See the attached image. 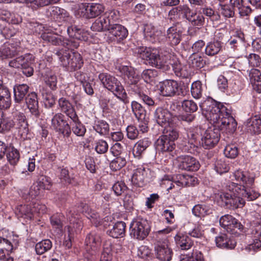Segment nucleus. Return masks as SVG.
<instances>
[{
    "label": "nucleus",
    "mask_w": 261,
    "mask_h": 261,
    "mask_svg": "<svg viewBox=\"0 0 261 261\" xmlns=\"http://www.w3.org/2000/svg\"><path fill=\"white\" fill-rule=\"evenodd\" d=\"M201 107L205 112L204 115L206 119L218 127L209 128L204 130L202 134L199 144L204 148L210 149L214 147L219 141L220 130L232 134L237 129V123L230 114L226 111V108L221 103H212L208 105L206 103Z\"/></svg>",
    "instance_id": "1"
},
{
    "label": "nucleus",
    "mask_w": 261,
    "mask_h": 261,
    "mask_svg": "<svg viewBox=\"0 0 261 261\" xmlns=\"http://www.w3.org/2000/svg\"><path fill=\"white\" fill-rule=\"evenodd\" d=\"M136 53L138 57L146 60L149 65L163 71H168L172 68L175 75L178 77H184L182 65L178 62H173L170 60L171 55L169 53H160L156 49H151L146 47H140L136 49Z\"/></svg>",
    "instance_id": "2"
},
{
    "label": "nucleus",
    "mask_w": 261,
    "mask_h": 261,
    "mask_svg": "<svg viewBox=\"0 0 261 261\" xmlns=\"http://www.w3.org/2000/svg\"><path fill=\"white\" fill-rule=\"evenodd\" d=\"M234 175L238 181L242 182V185L233 182H229L226 186V189L230 191V193L242 196L248 201L254 200L259 196V193L253 187V177H250L247 173L241 170L236 171Z\"/></svg>",
    "instance_id": "3"
},
{
    "label": "nucleus",
    "mask_w": 261,
    "mask_h": 261,
    "mask_svg": "<svg viewBox=\"0 0 261 261\" xmlns=\"http://www.w3.org/2000/svg\"><path fill=\"white\" fill-rule=\"evenodd\" d=\"M171 228L167 227L155 232L156 241L154 246V255L155 257L161 261H170L172 259L173 251L170 246V243L166 237L164 235L160 237L162 234H166L170 232Z\"/></svg>",
    "instance_id": "4"
},
{
    "label": "nucleus",
    "mask_w": 261,
    "mask_h": 261,
    "mask_svg": "<svg viewBox=\"0 0 261 261\" xmlns=\"http://www.w3.org/2000/svg\"><path fill=\"white\" fill-rule=\"evenodd\" d=\"M55 54L62 65L69 71L79 69L83 65L82 57L78 53H74L70 50L62 48L57 50Z\"/></svg>",
    "instance_id": "5"
},
{
    "label": "nucleus",
    "mask_w": 261,
    "mask_h": 261,
    "mask_svg": "<svg viewBox=\"0 0 261 261\" xmlns=\"http://www.w3.org/2000/svg\"><path fill=\"white\" fill-rule=\"evenodd\" d=\"M13 127L18 130V135L22 139H25L27 138L29 128L26 117L23 114L19 113L13 119L4 117L1 133L9 131Z\"/></svg>",
    "instance_id": "6"
},
{
    "label": "nucleus",
    "mask_w": 261,
    "mask_h": 261,
    "mask_svg": "<svg viewBox=\"0 0 261 261\" xmlns=\"http://www.w3.org/2000/svg\"><path fill=\"white\" fill-rule=\"evenodd\" d=\"M98 79L105 88L113 92L115 95H121V99L124 103L128 102L125 91L117 78L108 73L103 72L98 75Z\"/></svg>",
    "instance_id": "7"
},
{
    "label": "nucleus",
    "mask_w": 261,
    "mask_h": 261,
    "mask_svg": "<svg viewBox=\"0 0 261 261\" xmlns=\"http://www.w3.org/2000/svg\"><path fill=\"white\" fill-rule=\"evenodd\" d=\"M188 87L183 82H178L173 80H167L160 84L159 90L164 96H185Z\"/></svg>",
    "instance_id": "8"
},
{
    "label": "nucleus",
    "mask_w": 261,
    "mask_h": 261,
    "mask_svg": "<svg viewBox=\"0 0 261 261\" xmlns=\"http://www.w3.org/2000/svg\"><path fill=\"white\" fill-rule=\"evenodd\" d=\"M66 216L69 221V224L65 227V229L67 230L69 237H73L74 234L80 232L83 227V222L79 218L76 206L68 209Z\"/></svg>",
    "instance_id": "9"
},
{
    "label": "nucleus",
    "mask_w": 261,
    "mask_h": 261,
    "mask_svg": "<svg viewBox=\"0 0 261 261\" xmlns=\"http://www.w3.org/2000/svg\"><path fill=\"white\" fill-rule=\"evenodd\" d=\"M150 231L149 222L144 219L133 221L130 225V236L132 238L143 240L146 238Z\"/></svg>",
    "instance_id": "10"
},
{
    "label": "nucleus",
    "mask_w": 261,
    "mask_h": 261,
    "mask_svg": "<svg viewBox=\"0 0 261 261\" xmlns=\"http://www.w3.org/2000/svg\"><path fill=\"white\" fill-rule=\"evenodd\" d=\"M104 10V6L99 3H82L79 5L77 13L80 17L90 19L99 16Z\"/></svg>",
    "instance_id": "11"
},
{
    "label": "nucleus",
    "mask_w": 261,
    "mask_h": 261,
    "mask_svg": "<svg viewBox=\"0 0 261 261\" xmlns=\"http://www.w3.org/2000/svg\"><path fill=\"white\" fill-rule=\"evenodd\" d=\"M101 242V237L97 232L91 231L87 235L85 241V249L91 260H94L98 254Z\"/></svg>",
    "instance_id": "12"
},
{
    "label": "nucleus",
    "mask_w": 261,
    "mask_h": 261,
    "mask_svg": "<svg viewBox=\"0 0 261 261\" xmlns=\"http://www.w3.org/2000/svg\"><path fill=\"white\" fill-rule=\"evenodd\" d=\"M120 71L125 76V79L129 90L134 91L143 84L141 82L140 75L136 73L132 67L123 66L120 68Z\"/></svg>",
    "instance_id": "13"
},
{
    "label": "nucleus",
    "mask_w": 261,
    "mask_h": 261,
    "mask_svg": "<svg viewBox=\"0 0 261 261\" xmlns=\"http://www.w3.org/2000/svg\"><path fill=\"white\" fill-rule=\"evenodd\" d=\"M51 126L64 137H69L71 135V127L62 113L56 114L51 119Z\"/></svg>",
    "instance_id": "14"
},
{
    "label": "nucleus",
    "mask_w": 261,
    "mask_h": 261,
    "mask_svg": "<svg viewBox=\"0 0 261 261\" xmlns=\"http://www.w3.org/2000/svg\"><path fill=\"white\" fill-rule=\"evenodd\" d=\"M204 129L200 127H196L193 130L190 132L188 134V142L184 146L183 150L191 153H194L197 151L198 145L201 142L202 132Z\"/></svg>",
    "instance_id": "15"
},
{
    "label": "nucleus",
    "mask_w": 261,
    "mask_h": 261,
    "mask_svg": "<svg viewBox=\"0 0 261 261\" xmlns=\"http://www.w3.org/2000/svg\"><path fill=\"white\" fill-rule=\"evenodd\" d=\"M220 198L224 202L225 206L230 209L242 207L245 204V201L242 196L232 193H222L220 195Z\"/></svg>",
    "instance_id": "16"
},
{
    "label": "nucleus",
    "mask_w": 261,
    "mask_h": 261,
    "mask_svg": "<svg viewBox=\"0 0 261 261\" xmlns=\"http://www.w3.org/2000/svg\"><path fill=\"white\" fill-rule=\"evenodd\" d=\"M178 168L188 171H197L200 166L198 160L190 155H181L178 157Z\"/></svg>",
    "instance_id": "17"
},
{
    "label": "nucleus",
    "mask_w": 261,
    "mask_h": 261,
    "mask_svg": "<svg viewBox=\"0 0 261 261\" xmlns=\"http://www.w3.org/2000/svg\"><path fill=\"white\" fill-rule=\"evenodd\" d=\"M121 95H117L115 96H110L106 94H103L100 96L99 101L102 106L108 109H112L118 111L123 105L121 99Z\"/></svg>",
    "instance_id": "18"
},
{
    "label": "nucleus",
    "mask_w": 261,
    "mask_h": 261,
    "mask_svg": "<svg viewBox=\"0 0 261 261\" xmlns=\"http://www.w3.org/2000/svg\"><path fill=\"white\" fill-rule=\"evenodd\" d=\"M180 22H176L167 31L166 39L171 46L178 45L181 40L182 31L179 30Z\"/></svg>",
    "instance_id": "19"
},
{
    "label": "nucleus",
    "mask_w": 261,
    "mask_h": 261,
    "mask_svg": "<svg viewBox=\"0 0 261 261\" xmlns=\"http://www.w3.org/2000/svg\"><path fill=\"white\" fill-rule=\"evenodd\" d=\"M251 234L255 239L252 244L248 246V249L249 251L256 252L261 249V219L252 228Z\"/></svg>",
    "instance_id": "20"
},
{
    "label": "nucleus",
    "mask_w": 261,
    "mask_h": 261,
    "mask_svg": "<svg viewBox=\"0 0 261 261\" xmlns=\"http://www.w3.org/2000/svg\"><path fill=\"white\" fill-rule=\"evenodd\" d=\"M108 31L111 35V38L118 42L125 39L128 35L127 29L120 24H113L109 27Z\"/></svg>",
    "instance_id": "21"
},
{
    "label": "nucleus",
    "mask_w": 261,
    "mask_h": 261,
    "mask_svg": "<svg viewBox=\"0 0 261 261\" xmlns=\"http://www.w3.org/2000/svg\"><path fill=\"white\" fill-rule=\"evenodd\" d=\"M25 102L31 114L36 118H39L40 112L39 110L37 94L35 92H31L28 94L25 98Z\"/></svg>",
    "instance_id": "22"
},
{
    "label": "nucleus",
    "mask_w": 261,
    "mask_h": 261,
    "mask_svg": "<svg viewBox=\"0 0 261 261\" xmlns=\"http://www.w3.org/2000/svg\"><path fill=\"white\" fill-rule=\"evenodd\" d=\"M45 15L51 20L62 21L68 17V13L63 9L52 6L46 9Z\"/></svg>",
    "instance_id": "23"
},
{
    "label": "nucleus",
    "mask_w": 261,
    "mask_h": 261,
    "mask_svg": "<svg viewBox=\"0 0 261 261\" xmlns=\"http://www.w3.org/2000/svg\"><path fill=\"white\" fill-rule=\"evenodd\" d=\"M247 131L252 134L261 133V114L255 115L248 119L245 123Z\"/></svg>",
    "instance_id": "24"
},
{
    "label": "nucleus",
    "mask_w": 261,
    "mask_h": 261,
    "mask_svg": "<svg viewBox=\"0 0 261 261\" xmlns=\"http://www.w3.org/2000/svg\"><path fill=\"white\" fill-rule=\"evenodd\" d=\"M58 104L62 112L66 114L72 121L77 120L75 109L68 100L64 97H61L58 100Z\"/></svg>",
    "instance_id": "25"
},
{
    "label": "nucleus",
    "mask_w": 261,
    "mask_h": 261,
    "mask_svg": "<svg viewBox=\"0 0 261 261\" xmlns=\"http://www.w3.org/2000/svg\"><path fill=\"white\" fill-rule=\"evenodd\" d=\"M149 173H150V170L148 168L144 167L138 168L132 176L133 184L139 187H143L145 185Z\"/></svg>",
    "instance_id": "26"
},
{
    "label": "nucleus",
    "mask_w": 261,
    "mask_h": 261,
    "mask_svg": "<svg viewBox=\"0 0 261 261\" xmlns=\"http://www.w3.org/2000/svg\"><path fill=\"white\" fill-rule=\"evenodd\" d=\"M158 150L163 152L172 153L176 148L175 142L161 136L156 142Z\"/></svg>",
    "instance_id": "27"
},
{
    "label": "nucleus",
    "mask_w": 261,
    "mask_h": 261,
    "mask_svg": "<svg viewBox=\"0 0 261 261\" xmlns=\"http://www.w3.org/2000/svg\"><path fill=\"white\" fill-rule=\"evenodd\" d=\"M171 118V113L162 107L158 108L154 113V119L161 126L168 124Z\"/></svg>",
    "instance_id": "28"
},
{
    "label": "nucleus",
    "mask_w": 261,
    "mask_h": 261,
    "mask_svg": "<svg viewBox=\"0 0 261 261\" xmlns=\"http://www.w3.org/2000/svg\"><path fill=\"white\" fill-rule=\"evenodd\" d=\"M229 3L234 11H238L241 17L249 16L252 13L251 8L244 5V0H229Z\"/></svg>",
    "instance_id": "29"
},
{
    "label": "nucleus",
    "mask_w": 261,
    "mask_h": 261,
    "mask_svg": "<svg viewBox=\"0 0 261 261\" xmlns=\"http://www.w3.org/2000/svg\"><path fill=\"white\" fill-rule=\"evenodd\" d=\"M18 52V47L15 44L6 43L0 48V58L2 59L12 58Z\"/></svg>",
    "instance_id": "30"
},
{
    "label": "nucleus",
    "mask_w": 261,
    "mask_h": 261,
    "mask_svg": "<svg viewBox=\"0 0 261 261\" xmlns=\"http://www.w3.org/2000/svg\"><path fill=\"white\" fill-rule=\"evenodd\" d=\"M41 38L44 41L56 46L62 45L64 38L63 36L53 32L43 33L41 35Z\"/></svg>",
    "instance_id": "31"
},
{
    "label": "nucleus",
    "mask_w": 261,
    "mask_h": 261,
    "mask_svg": "<svg viewBox=\"0 0 261 261\" xmlns=\"http://www.w3.org/2000/svg\"><path fill=\"white\" fill-rule=\"evenodd\" d=\"M126 224L123 221H118L113 227L107 230V234L113 238H122L125 232Z\"/></svg>",
    "instance_id": "32"
},
{
    "label": "nucleus",
    "mask_w": 261,
    "mask_h": 261,
    "mask_svg": "<svg viewBox=\"0 0 261 261\" xmlns=\"http://www.w3.org/2000/svg\"><path fill=\"white\" fill-rule=\"evenodd\" d=\"M29 87L26 84L16 85L13 88L14 101L16 103H20L27 96Z\"/></svg>",
    "instance_id": "33"
},
{
    "label": "nucleus",
    "mask_w": 261,
    "mask_h": 261,
    "mask_svg": "<svg viewBox=\"0 0 261 261\" xmlns=\"http://www.w3.org/2000/svg\"><path fill=\"white\" fill-rule=\"evenodd\" d=\"M177 245L182 250H188L193 245V241L187 234L178 233L175 237Z\"/></svg>",
    "instance_id": "34"
},
{
    "label": "nucleus",
    "mask_w": 261,
    "mask_h": 261,
    "mask_svg": "<svg viewBox=\"0 0 261 261\" xmlns=\"http://www.w3.org/2000/svg\"><path fill=\"white\" fill-rule=\"evenodd\" d=\"M250 83L253 90L261 93V73L255 69H252L249 73Z\"/></svg>",
    "instance_id": "35"
},
{
    "label": "nucleus",
    "mask_w": 261,
    "mask_h": 261,
    "mask_svg": "<svg viewBox=\"0 0 261 261\" xmlns=\"http://www.w3.org/2000/svg\"><path fill=\"white\" fill-rule=\"evenodd\" d=\"M216 243L218 247L232 249L234 248L236 242L229 239L226 234H221L215 239Z\"/></svg>",
    "instance_id": "36"
},
{
    "label": "nucleus",
    "mask_w": 261,
    "mask_h": 261,
    "mask_svg": "<svg viewBox=\"0 0 261 261\" xmlns=\"http://www.w3.org/2000/svg\"><path fill=\"white\" fill-rule=\"evenodd\" d=\"M151 144V141L148 138H144L139 140L135 145L133 152L135 157L140 158L142 153Z\"/></svg>",
    "instance_id": "37"
},
{
    "label": "nucleus",
    "mask_w": 261,
    "mask_h": 261,
    "mask_svg": "<svg viewBox=\"0 0 261 261\" xmlns=\"http://www.w3.org/2000/svg\"><path fill=\"white\" fill-rule=\"evenodd\" d=\"M15 213L18 218L31 219L33 217L31 206L29 205H18L15 208Z\"/></svg>",
    "instance_id": "38"
},
{
    "label": "nucleus",
    "mask_w": 261,
    "mask_h": 261,
    "mask_svg": "<svg viewBox=\"0 0 261 261\" xmlns=\"http://www.w3.org/2000/svg\"><path fill=\"white\" fill-rule=\"evenodd\" d=\"M223 43L218 40H214L209 42L205 49V54L209 56H213L218 54L222 48Z\"/></svg>",
    "instance_id": "39"
},
{
    "label": "nucleus",
    "mask_w": 261,
    "mask_h": 261,
    "mask_svg": "<svg viewBox=\"0 0 261 261\" xmlns=\"http://www.w3.org/2000/svg\"><path fill=\"white\" fill-rule=\"evenodd\" d=\"M11 105V93L8 88L0 90V108L9 109Z\"/></svg>",
    "instance_id": "40"
},
{
    "label": "nucleus",
    "mask_w": 261,
    "mask_h": 261,
    "mask_svg": "<svg viewBox=\"0 0 261 261\" xmlns=\"http://www.w3.org/2000/svg\"><path fill=\"white\" fill-rule=\"evenodd\" d=\"M144 84H143L134 91L139 97L142 100L144 103L149 106H153L154 105V101L152 97L145 93L144 91Z\"/></svg>",
    "instance_id": "41"
},
{
    "label": "nucleus",
    "mask_w": 261,
    "mask_h": 261,
    "mask_svg": "<svg viewBox=\"0 0 261 261\" xmlns=\"http://www.w3.org/2000/svg\"><path fill=\"white\" fill-rule=\"evenodd\" d=\"M52 242L49 239H45L37 243L35 245V251L38 255H42L50 250L52 248Z\"/></svg>",
    "instance_id": "42"
},
{
    "label": "nucleus",
    "mask_w": 261,
    "mask_h": 261,
    "mask_svg": "<svg viewBox=\"0 0 261 261\" xmlns=\"http://www.w3.org/2000/svg\"><path fill=\"white\" fill-rule=\"evenodd\" d=\"M200 12L212 21H218L220 20V14L212 8L207 6L202 7L200 9Z\"/></svg>",
    "instance_id": "43"
},
{
    "label": "nucleus",
    "mask_w": 261,
    "mask_h": 261,
    "mask_svg": "<svg viewBox=\"0 0 261 261\" xmlns=\"http://www.w3.org/2000/svg\"><path fill=\"white\" fill-rule=\"evenodd\" d=\"M179 135V131L177 128L169 125L164 129L163 135L161 136L175 142L178 138Z\"/></svg>",
    "instance_id": "44"
},
{
    "label": "nucleus",
    "mask_w": 261,
    "mask_h": 261,
    "mask_svg": "<svg viewBox=\"0 0 261 261\" xmlns=\"http://www.w3.org/2000/svg\"><path fill=\"white\" fill-rule=\"evenodd\" d=\"M189 65L193 68H202L205 65V61L203 60V58L194 53L189 58L188 60Z\"/></svg>",
    "instance_id": "45"
},
{
    "label": "nucleus",
    "mask_w": 261,
    "mask_h": 261,
    "mask_svg": "<svg viewBox=\"0 0 261 261\" xmlns=\"http://www.w3.org/2000/svg\"><path fill=\"white\" fill-rule=\"evenodd\" d=\"M132 109L136 118L139 120H143L146 116V110L139 102L133 101L132 102Z\"/></svg>",
    "instance_id": "46"
},
{
    "label": "nucleus",
    "mask_w": 261,
    "mask_h": 261,
    "mask_svg": "<svg viewBox=\"0 0 261 261\" xmlns=\"http://www.w3.org/2000/svg\"><path fill=\"white\" fill-rule=\"evenodd\" d=\"M35 66V58L31 54V60H28V62H25L21 68L22 73L28 77L32 76L34 74Z\"/></svg>",
    "instance_id": "47"
},
{
    "label": "nucleus",
    "mask_w": 261,
    "mask_h": 261,
    "mask_svg": "<svg viewBox=\"0 0 261 261\" xmlns=\"http://www.w3.org/2000/svg\"><path fill=\"white\" fill-rule=\"evenodd\" d=\"M31 54H25L24 56H21L10 61L9 65L10 67L14 68L22 67V66L25 62H28V60H31Z\"/></svg>",
    "instance_id": "48"
},
{
    "label": "nucleus",
    "mask_w": 261,
    "mask_h": 261,
    "mask_svg": "<svg viewBox=\"0 0 261 261\" xmlns=\"http://www.w3.org/2000/svg\"><path fill=\"white\" fill-rule=\"evenodd\" d=\"M7 149L6 156L10 164L15 165L18 162L20 154L18 150L14 147H9Z\"/></svg>",
    "instance_id": "49"
},
{
    "label": "nucleus",
    "mask_w": 261,
    "mask_h": 261,
    "mask_svg": "<svg viewBox=\"0 0 261 261\" xmlns=\"http://www.w3.org/2000/svg\"><path fill=\"white\" fill-rule=\"evenodd\" d=\"M218 10L223 16L226 18L233 17L235 15V12L230 4L219 3Z\"/></svg>",
    "instance_id": "50"
},
{
    "label": "nucleus",
    "mask_w": 261,
    "mask_h": 261,
    "mask_svg": "<svg viewBox=\"0 0 261 261\" xmlns=\"http://www.w3.org/2000/svg\"><path fill=\"white\" fill-rule=\"evenodd\" d=\"M119 18V11L116 10H111L106 13V17L103 19L107 21L108 27L112 26L113 24H117Z\"/></svg>",
    "instance_id": "51"
},
{
    "label": "nucleus",
    "mask_w": 261,
    "mask_h": 261,
    "mask_svg": "<svg viewBox=\"0 0 261 261\" xmlns=\"http://www.w3.org/2000/svg\"><path fill=\"white\" fill-rule=\"evenodd\" d=\"M67 33L70 37L76 39L77 40H84L83 35V30L79 27L72 25L67 29Z\"/></svg>",
    "instance_id": "52"
},
{
    "label": "nucleus",
    "mask_w": 261,
    "mask_h": 261,
    "mask_svg": "<svg viewBox=\"0 0 261 261\" xmlns=\"http://www.w3.org/2000/svg\"><path fill=\"white\" fill-rule=\"evenodd\" d=\"M73 123L71 124V131L77 136L83 137L86 132L85 126L80 121L79 118L77 120L73 121Z\"/></svg>",
    "instance_id": "53"
},
{
    "label": "nucleus",
    "mask_w": 261,
    "mask_h": 261,
    "mask_svg": "<svg viewBox=\"0 0 261 261\" xmlns=\"http://www.w3.org/2000/svg\"><path fill=\"white\" fill-rule=\"evenodd\" d=\"M7 239L0 237V259H3L6 257V254L12 252V246L8 244Z\"/></svg>",
    "instance_id": "54"
},
{
    "label": "nucleus",
    "mask_w": 261,
    "mask_h": 261,
    "mask_svg": "<svg viewBox=\"0 0 261 261\" xmlns=\"http://www.w3.org/2000/svg\"><path fill=\"white\" fill-rule=\"evenodd\" d=\"M91 29L95 32H105L108 31L109 27L107 24V21L102 18L96 19L92 24Z\"/></svg>",
    "instance_id": "55"
},
{
    "label": "nucleus",
    "mask_w": 261,
    "mask_h": 261,
    "mask_svg": "<svg viewBox=\"0 0 261 261\" xmlns=\"http://www.w3.org/2000/svg\"><path fill=\"white\" fill-rule=\"evenodd\" d=\"M192 211L194 215L197 217H204L212 213V210L204 204L196 205L193 207Z\"/></svg>",
    "instance_id": "56"
},
{
    "label": "nucleus",
    "mask_w": 261,
    "mask_h": 261,
    "mask_svg": "<svg viewBox=\"0 0 261 261\" xmlns=\"http://www.w3.org/2000/svg\"><path fill=\"white\" fill-rule=\"evenodd\" d=\"M126 163V159L124 156H116L110 164L111 169L113 171H117L123 167Z\"/></svg>",
    "instance_id": "57"
},
{
    "label": "nucleus",
    "mask_w": 261,
    "mask_h": 261,
    "mask_svg": "<svg viewBox=\"0 0 261 261\" xmlns=\"http://www.w3.org/2000/svg\"><path fill=\"white\" fill-rule=\"evenodd\" d=\"M196 178L191 176L189 175H185L183 174L178 175V180L175 181V182L178 186H190L192 185H194V182L195 181Z\"/></svg>",
    "instance_id": "58"
},
{
    "label": "nucleus",
    "mask_w": 261,
    "mask_h": 261,
    "mask_svg": "<svg viewBox=\"0 0 261 261\" xmlns=\"http://www.w3.org/2000/svg\"><path fill=\"white\" fill-rule=\"evenodd\" d=\"M45 84L52 90H56L57 89V77L52 72L46 73L44 76Z\"/></svg>",
    "instance_id": "59"
},
{
    "label": "nucleus",
    "mask_w": 261,
    "mask_h": 261,
    "mask_svg": "<svg viewBox=\"0 0 261 261\" xmlns=\"http://www.w3.org/2000/svg\"><path fill=\"white\" fill-rule=\"evenodd\" d=\"M158 76V71L155 69H147L142 73L141 76L147 83L153 82Z\"/></svg>",
    "instance_id": "60"
},
{
    "label": "nucleus",
    "mask_w": 261,
    "mask_h": 261,
    "mask_svg": "<svg viewBox=\"0 0 261 261\" xmlns=\"http://www.w3.org/2000/svg\"><path fill=\"white\" fill-rule=\"evenodd\" d=\"M202 84L200 81H197L193 83L191 87V93L195 99H199L202 96Z\"/></svg>",
    "instance_id": "61"
},
{
    "label": "nucleus",
    "mask_w": 261,
    "mask_h": 261,
    "mask_svg": "<svg viewBox=\"0 0 261 261\" xmlns=\"http://www.w3.org/2000/svg\"><path fill=\"white\" fill-rule=\"evenodd\" d=\"M78 214L82 213L87 214L86 217L89 218L96 219L97 214L89 208L88 205L84 203H81L78 206H76Z\"/></svg>",
    "instance_id": "62"
},
{
    "label": "nucleus",
    "mask_w": 261,
    "mask_h": 261,
    "mask_svg": "<svg viewBox=\"0 0 261 261\" xmlns=\"http://www.w3.org/2000/svg\"><path fill=\"white\" fill-rule=\"evenodd\" d=\"M181 107L188 113H194L198 109L197 103L192 100H184L181 103Z\"/></svg>",
    "instance_id": "63"
},
{
    "label": "nucleus",
    "mask_w": 261,
    "mask_h": 261,
    "mask_svg": "<svg viewBox=\"0 0 261 261\" xmlns=\"http://www.w3.org/2000/svg\"><path fill=\"white\" fill-rule=\"evenodd\" d=\"M62 216L54 215L50 217V223L53 228L56 229L58 233H61L63 229V223L61 220Z\"/></svg>",
    "instance_id": "64"
}]
</instances>
